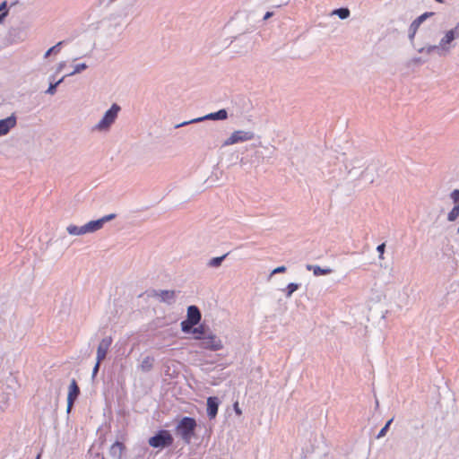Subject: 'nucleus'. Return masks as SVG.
<instances>
[{
  "instance_id": "22",
  "label": "nucleus",
  "mask_w": 459,
  "mask_h": 459,
  "mask_svg": "<svg viewBox=\"0 0 459 459\" xmlns=\"http://www.w3.org/2000/svg\"><path fill=\"white\" fill-rule=\"evenodd\" d=\"M195 325H195L193 322H190L186 318L182 320L180 323L181 331L187 334H193Z\"/></svg>"
},
{
  "instance_id": "43",
  "label": "nucleus",
  "mask_w": 459,
  "mask_h": 459,
  "mask_svg": "<svg viewBox=\"0 0 459 459\" xmlns=\"http://www.w3.org/2000/svg\"><path fill=\"white\" fill-rule=\"evenodd\" d=\"M5 18H6V13L4 14V13H0V23H2Z\"/></svg>"
},
{
  "instance_id": "31",
  "label": "nucleus",
  "mask_w": 459,
  "mask_h": 459,
  "mask_svg": "<svg viewBox=\"0 0 459 459\" xmlns=\"http://www.w3.org/2000/svg\"><path fill=\"white\" fill-rule=\"evenodd\" d=\"M286 271H287V267H286L285 265L278 266V267L274 268V269L271 272V273H270V275H269V277H268V280H270V279L272 278V276H273V275L277 274V273H285Z\"/></svg>"
},
{
  "instance_id": "17",
  "label": "nucleus",
  "mask_w": 459,
  "mask_h": 459,
  "mask_svg": "<svg viewBox=\"0 0 459 459\" xmlns=\"http://www.w3.org/2000/svg\"><path fill=\"white\" fill-rule=\"evenodd\" d=\"M306 268L307 271H312L315 276L327 275L333 272L329 267L323 268L316 264H307Z\"/></svg>"
},
{
  "instance_id": "40",
  "label": "nucleus",
  "mask_w": 459,
  "mask_h": 459,
  "mask_svg": "<svg viewBox=\"0 0 459 459\" xmlns=\"http://www.w3.org/2000/svg\"><path fill=\"white\" fill-rule=\"evenodd\" d=\"M273 12H269V11H268V12H266V13H264V17H263V20H264V21H266V20L270 19V18H271V17H273Z\"/></svg>"
},
{
  "instance_id": "27",
  "label": "nucleus",
  "mask_w": 459,
  "mask_h": 459,
  "mask_svg": "<svg viewBox=\"0 0 459 459\" xmlns=\"http://www.w3.org/2000/svg\"><path fill=\"white\" fill-rule=\"evenodd\" d=\"M116 217H117L116 213H110V214L105 215V216H103L98 220H95V221H97V223H99L98 226L100 230L103 228V226L106 222L114 220Z\"/></svg>"
},
{
  "instance_id": "36",
  "label": "nucleus",
  "mask_w": 459,
  "mask_h": 459,
  "mask_svg": "<svg viewBox=\"0 0 459 459\" xmlns=\"http://www.w3.org/2000/svg\"><path fill=\"white\" fill-rule=\"evenodd\" d=\"M385 243H381L379 244L377 247V251L378 252L379 254V258L380 259H383V255H384V253H385Z\"/></svg>"
},
{
  "instance_id": "26",
  "label": "nucleus",
  "mask_w": 459,
  "mask_h": 459,
  "mask_svg": "<svg viewBox=\"0 0 459 459\" xmlns=\"http://www.w3.org/2000/svg\"><path fill=\"white\" fill-rule=\"evenodd\" d=\"M65 43V41H59L57 42L55 46L51 47L50 48H48L45 55H44V57L47 58L51 54H58L61 50V47L62 45Z\"/></svg>"
},
{
  "instance_id": "11",
  "label": "nucleus",
  "mask_w": 459,
  "mask_h": 459,
  "mask_svg": "<svg viewBox=\"0 0 459 459\" xmlns=\"http://www.w3.org/2000/svg\"><path fill=\"white\" fill-rule=\"evenodd\" d=\"M111 343H112L111 336L105 337L100 341V342L97 348L96 360H98L99 362H101L106 358V355L108 351V349H109Z\"/></svg>"
},
{
  "instance_id": "24",
  "label": "nucleus",
  "mask_w": 459,
  "mask_h": 459,
  "mask_svg": "<svg viewBox=\"0 0 459 459\" xmlns=\"http://www.w3.org/2000/svg\"><path fill=\"white\" fill-rule=\"evenodd\" d=\"M333 14H336L341 20H345L350 17L351 12L347 7H340L334 9Z\"/></svg>"
},
{
  "instance_id": "29",
  "label": "nucleus",
  "mask_w": 459,
  "mask_h": 459,
  "mask_svg": "<svg viewBox=\"0 0 459 459\" xmlns=\"http://www.w3.org/2000/svg\"><path fill=\"white\" fill-rule=\"evenodd\" d=\"M88 68V65L85 63H80L74 65V71L70 74H66V76H73L76 74H79Z\"/></svg>"
},
{
  "instance_id": "9",
  "label": "nucleus",
  "mask_w": 459,
  "mask_h": 459,
  "mask_svg": "<svg viewBox=\"0 0 459 459\" xmlns=\"http://www.w3.org/2000/svg\"><path fill=\"white\" fill-rule=\"evenodd\" d=\"M221 401L217 396H209L206 402V412L210 420L216 418Z\"/></svg>"
},
{
  "instance_id": "20",
  "label": "nucleus",
  "mask_w": 459,
  "mask_h": 459,
  "mask_svg": "<svg viewBox=\"0 0 459 459\" xmlns=\"http://www.w3.org/2000/svg\"><path fill=\"white\" fill-rule=\"evenodd\" d=\"M154 363V358L152 356H146L143 359L139 368L143 372H149L152 369Z\"/></svg>"
},
{
  "instance_id": "30",
  "label": "nucleus",
  "mask_w": 459,
  "mask_h": 459,
  "mask_svg": "<svg viewBox=\"0 0 459 459\" xmlns=\"http://www.w3.org/2000/svg\"><path fill=\"white\" fill-rule=\"evenodd\" d=\"M449 197L452 200L453 204L459 205V189H454L450 193Z\"/></svg>"
},
{
  "instance_id": "4",
  "label": "nucleus",
  "mask_w": 459,
  "mask_h": 459,
  "mask_svg": "<svg viewBox=\"0 0 459 459\" xmlns=\"http://www.w3.org/2000/svg\"><path fill=\"white\" fill-rule=\"evenodd\" d=\"M194 339L200 342L199 347L204 350L218 351L223 348L221 340L212 332L208 335H205V337L194 336Z\"/></svg>"
},
{
  "instance_id": "2",
  "label": "nucleus",
  "mask_w": 459,
  "mask_h": 459,
  "mask_svg": "<svg viewBox=\"0 0 459 459\" xmlns=\"http://www.w3.org/2000/svg\"><path fill=\"white\" fill-rule=\"evenodd\" d=\"M174 437L167 429H159L148 440L149 445L153 448L162 449L173 445Z\"/></svg>"
},
{
  "instance_id": "32",
  "label": "nucleus",
  "mask_w": 459,
  "mask_h": 459,
  "mask_svg": "<svg viewBox=\"0 0 459 459\" xmlns=\"http://www.w3.org/2000/svg\"><path fill=\"white\" fill-rule=\"evenodd\" d=\"M195 123H200L199 117L193 118L191 120L184 121L182 123L177 124L175 126V128H180V127H183V126H188V125H191V124H195Z\"/></svg>"
},
{
  "instance_id": "8",
  "label": "nucleus",
  "mask_w": 459,
  "mask_h": 459,
  "mask_svg": "<svg viewBox=\"0 0 459 459\" xmlns=\"http://www.w3.org/2000/svg\"><path fill=\"white\" fill-rule=\"evenodd\" d=\"M456 39H459V22L455 28L447 30L445 36L440 39L439 47L441 50L448 51L450 48L447 47V45H449Z\"/></svg>"
},
{
  "instance_id": "19",
  "label": "nucleus",
  "mask_w": 459,
  "mask_h": 459,
  "mask_svg": "<svg viewBox=\"0 0 459 459\" xmlns=\"http://www.w3.org/2000/svg\"><path fill=\"white\" fill-rule=\"evenodd\" d=\"M212 332V331L210 329L209 325L204 323L201 324L200 322L197 325H195V328H194L193 334L194 336L205 337V335H208Z\"/></svg>"
},
{
  "instance_id": "21",
  "label": "nucleus",
  "mask_w": 459,
  "mask_h": 459,
  "mask_svg": "<svg viewBox=\"0 0 459 459\" xmlns=\"http://www.w3.org/2000/svg\"><path fill=\"white\" fill-rule=\"evenodd\" d=\"M301 284L297 282H290L285 288L281 289L287 299H290L292 294L300 288Z\"/></svg>"
},
{
  "instance_id": "34",
  "label": "nucleus",
  "mask_w": 459,
  "mask_h": 459,
  "mask_svg": "<svg viewBox=\"0 0 459 459\" xmlns=\"http://www.w3.org/2000/svg\"><path fill=\"white\" fill-rule=\"evenodd\" d=\"M159 291H160V290L150 289L145 291V294L148 298H156L159 299H160Z\"/></svg>"
},
{
  "instance_id": "48",
  "label": "nucleus",
  "mask_w": 459,
  "mask_h": 459,
  "mask_svg": "<svg viewBox=\"0 0 459 459\" xmlns=\"http://www.w3.org/2000/svg\"><path fill=\"white\" fill-rule=\"evenodd\" d=\"M456 233L459 234V225H458V228L456 230Z\"/></svg>"
},
{
  "instance_id": "6",
  "label": "nucleus",
  "mask_w": 459,
  "mask_h": 459,
  "mask_svg": "<svg viewBox=\"0 0 459 459\" xmlns=\"http://www.w3.org/2000/svg\"><path fill=\"white\" fill-rule=\"evenodd\" d=\"M255 138V134L252 131H243V130H237L234 131L229 138H227L224 143L223 146H229L238 143H244L247 141L253 140Z\"/></svg>"
},
{
  "instance_id": "12",
  "label": "nucleus",
  "mask_w": 459,
  "mask_h": 459,
  "mask_svg": "<svg viewBox=\"0 0 459 459\" xmlns=\"http://www.w3.org/2000/svg\"><path fill=\"white\" fill-rule=\"evenodd\" d=\"M81 394L80 387L77 384V381L73 378L68 387L67 400L69 401V405L74 404L76 400L78 399Z\"/></svg>"
},
{
  "instance_id": "41",
  "label": "nucleus",
  "mask_w": 459,
  "mask_h": 459,
  "mask_svg": "<svg viewBox=\"0 0 459 459\" xmlns=\"http://www.w3.org/2000/svg\"><path fill=\"white\" fill-rule=\"evenodd\" d=\"M74 407V404L69 405V401H67L66 412L69 414Z\"/></svg>"
},
{
  "instance_id": "28",
  "label": "nucleus",
  "mask_w": 459,
  "mask_h": 459,
  "mask_svg": "<svg viewBox=\"0 0 459 459\" xmlns=\"http://www.w3.org/2000/svg\"><path fill=\"white\" fill-rule=\"evenodd\" d=\"M393 420H394V418H391L390 420H388L385 422V426L377 433V438H381V437H385L386 435L388 429H390V426H391Z\"/></svg>"
},
{
  "instance_id": "7",
  "label": "nucleus",
  "mask_w": 459,
  "mask_h": 459,
  "mask_svg": "<svg viewBox=\"0 0 459 459\" xmlns=\"http://www.w3.org/2000/svg\"><path fill=\"white\" fill-rule=\"evenodd\" d=\"M435 13L433 12H425L420 16H418L410 25L408 30V38L409 40L412 43L415 35L417 33V30L419 27L429 17L433 16Z\"/></svg>"
},
{
  "instance_id": "10",
  "label": "nucleus",
  "mask_w": 459,
  "mask_h": 459,
  "mask_svg": "<svg viewBox=\"0 0 459 459\" xmlns=\"http://www.w3.org/2000/svg\"><path fill=\"white\" fill-rule=\"evenodd\" d=\"M17 118L14 114L0 119V136L6 135L16 126Z\"/></svg>"
},
{
  "instance_id": "46",
  "label": "nucleus",
  "mask_w": 459,
  "mask_h": 459,
  "mask_svg": "<svg viewBox=\"0 0 459 459\" xmlns=\"http://www.w3.org/2000/svg\"><path fill=\"white\" fill-rule=\"evenodd\" d=\"M104 3H105V0H99L98 5L101 6L104 4Z\"/></svg>"
},
{
  "instance_id": "18",
  "label": "nucleus",
  "mask_w": 459,
  "mask_h": 459,
  "mask_svg": "<svg viewBox=\"0 0 459 459\" xmlns=\"http://www.w3.org/2000/svg\"><path fill=\"white\" fill-rule=\"evenodd\" d=\"M415 49L420 53V54H427V55H430L432 54L433 52L437 51V53L441 56L442 55V50L437 45H426V46H421V47H419L417 48L416 46H414Z\"/></svg>"
},
{
  "instance_id": "47",
  "label": "nucleus",
  "mask_w": 459,
  "mask_h": 459,
  "mask_svg": "<svg viewBox=\"0 0 459 459\" xmlns=\"http://www.w3.org/2000/svg\"><path fill=\"white\" fill-rule=\"evenodd\" d=\"M115 0H108L106 4V6H108L111 3H113Z\"/></svg>"
},
{
  "instance_id": "13",
  "label": "nucleus",
  "mask_w": 459,
  "mask_h": 459,
  "mask_svg": "<svg viewBox=\"0 0 459 459\" xmlns=\"http://www.w3.org/2000/svg\"><path fill=\"white\" fill-rule=\"evenodd\" d=\"M186 319L198 325L202 320V314L199 307L195 305H190L186 309Z\"/></svg>"
},
{
  "instance_id": "25",
  "label": "nucleus",
  "mask_w": 459,
  "mask_h": 459,
  "mask_svg": "<svg viewBox=\"0 0 459 459\" xmlns=\"http://www.w3.org/2000/svg\"><path fill=\"white\" fill-rule=\"evenodd\" d=\"M458 217H459V205L454 204L453 208L447 213L446 220L449 222H454L457 220Z\"/></svg>"
},
{
  "instance_id": "45",
  "label": "nucleus",
  "mask_w": 459,
  "mask_h": 459,
  "mask_svg": "<svg viewBox=\"0 0 459 459\" xmlns=\"http://www.w3.org/2000/svg\"><path fill=\"white\" fill-rule=\"evenodd\" d=\"M64 66H65V63L64 62L60 63L58 65V68H57V72L61 71Z\"/></svg>"
},
{
  "instance_id": "38",
  "label": "nucleus",
  "mask_w": 459,
  "mask_h": 459,
  "mask_svg": "<svg viewBox=\"0 0 459 459\" xmlns=\"http://www.w3.org/2000/svg\"><path fill=\"white\" fill-rule=\"evenodd\" d=\"M427 61H428V59L423 58L422 56L413 57L411 59L412 63H414V64H420V65L426 63Z\"/></svg>"
},
{
  "instance_id": "37",
  "label": "nucleus",
  "mask_w": 459,
  "mask_h": 459,
  "mask_svg": "<svg viewBox=\"0 0 459 459\" xmlns=\"http://www.w3.org/2000/svg\"><path fill=\"white\" fill-rule=\"evenodd\" d=\"M100 363L98 360H96V363L93 367L92 373H91V378L94 379L100 370Z\"/></svg>"
},
{
  "instance_id": "35",
  "label": "nucleus",
  "mask_w": 459,
  "mask_h": 459,
  "mask_svg": "<svg viewBox=\"0 0 459 459\" xmlns=\"http://www.w3.org/2000/svg\"><path fill=\"white\" fill-rule=\"evenodd\" d=\"M9 9H10V6H8V4L6 1H4L0 4V13H4V14L6 13V17L8 16Z\"/></svg>"
},
{
  "instance_id": "15",
  "label": "nucleus",
  "mask_w": 459,
  "mask_h": 459,
  "mask_svg": "<svg viewBox=\"0 0 459 459\" xmlns=\"http://www.w3.org/2000/svg\"><path fill=\"white\" fill-rule=\"evenodd\" d=\"M126 450V446L123 442L117 440L109 448V455L113 459H122V455Z\"/></svg>"
},
{
  "instance_id": "14",
  "label": "nucleus",
  "mask_w": 459,
  "mask_h": 459,
  "mask_svg": "<svg viewBox=\"0 0 459 459\" xmlns=\"http://www.w3.org/2000/svg\"><path fill=\"white\" fill-rule=\"evenodd\" d=\"M228 118V111L226 108L219 109L218 111L209 113L205 116L199 117L200 122L205 120H225Z\"/></svg>"
},
{
  "instance_id": "23",
  "label": "nucleus",
  "mask_w": 459,
  "mask_h": 459,
  "mask_svg": "<svg viewBox=\"0 0 459 459\" xmlns=\"http://www.w3.org/2000/svg\"><path fill=\"white\" fill-rule=\"evenodd\" d=\"M229 254L230 253L228 252L221 256L212 257V259L209 260V262L207 263V265L209 267H212V268H217V267L221 266L222 262L229 255Z\"/></svg>"
},
{
  "instance_id": "42",
  "label": "nucleus",
  "mask_w": 459,
  "mask_h": 459,
  "mask_svg": "<svg viewBox=\"0 0 459 459\" xmlns=\"http://www.w3.org/2000/svg\"><path fill=\"white\" fill-rule=\"evenodd\" d=\"M93 459H106L103 455L97 453Z\"/></svg>"
},
{
  "instance_id": "1",
  "label": "nucleus",
  "mask_w": 459,
  "mask_h": 459,
  "mask_svg": "<svg viewBox=\"0 0 459 459\" xmlns=\"http://www.w3.org/2000/svg\"><path fill=\"white\" fill-rule=\"evenodd\" d=\"M197 428L196 420L190 416H184L176 426L175 431L185 443L189 444Z\"/></svg>"
},
{
  "instance_id": "5",
  "label": "nucleus",
  "mask_w": 459,
  "mask_h": 459,
  "mask_svg": "<svg viewBox=\"0 0 459 459\" xmlns=\"http://www.w3.org/2000/svg\"><path fill=\"white\" fill-rule=\"evenodd\" d=\"M99 223L95 220L90 221L82 226L69 225L66 229L70 235L79 236L86 233H92L100 230Z\"/></svg>"
},
{
  "instance_id": "33",
  "label": "nucleus",
  "mask_w": 459,
  "mask_h": 459,
  "mask_svg": "<svg viewBox=\"0 0 459 459\" xmlns=\"http://www.w3.org/2000/svg\"><path fill=\"white\" fill-rule=\"evenodd\" d=\"M57 87V83H56L55 82H50L48 88L45 92L49 95H54L56 92Z\"/></svg>"
},
{
  "instance_id": "16",
  "label": "nucleus",
  "mask_w": 459,
  "mask_h": 459,
  "mask_svg": "<svg viewBox=\"0 0 459 459\" xmlns=\"http://www.w3.org/2000/svg\"><path fill=\"white\" fill-rule=\"evenodd\" d=\"M160 302L166 303L167 305H172L176 301V291L169 290H160Z\"/></svg>"
},
{
  "instance_id": "49",
  "label": "nucleus",
  "mask_w": 459,
  "mask_h": 459,
  "mask_svg": "<svg viewBox=\"0 0 459 459\" xmlns=\"http://www.w3.org/2000/svg\"><path fill=\"white\" fill-rule=\"evenodd\" d=\"M39 457H40V455H37V457H36V459H39Z\"/></svg>"
},
{
  "instance_id": "39",
  "label": "nucleus",
  "mask_w": 459,
  "mask_h": 459,
  "mask_svg": "<svg viewBox=\"0 0 459 459\" xmlns=\"http://www.w3.org/2000/svg\"><path fill=\"white\" fill-rule=\"evenodd\" d=\"M233 408H234V411L237 415L240 416L242 414V411L241 409L239 408L238 406V403L236 402L234 404H233Z\"/></svg>"
},
{
  "instance_id": "3",
  "label": "nucleus",
  "mask_w": 459,
  "mask_h": 459,
  "mask_svg": "<svg viewBox=\"0 0 459 459\" xmlns=\"http://www.w3.org/2000/svg\"><path fill=\"white\" fill-rule=\"evenodd\" d=\"M120 109L121 108L118 104H112L111 107L104 113L102 118L95 126L94 129L99 131L108 130L116 121Z\"/></svg>"
},
{
  "instance_id": "44",
  "label": "nucleus",
  "mask_w": 459,
  "mask_h": 459,
  "mask_svg": "<svg viewBox=\"0 0 459 459\" xmlns=\"http://www.w3.org/2000/svg\"><path fill=\"white\" fill-rule=\"evenodd\" d=\"M65 77L66 75L61 77L58 81L55 82L56 83H57V86H59L64 82Z\"/></svg>"
}]
</instances>
